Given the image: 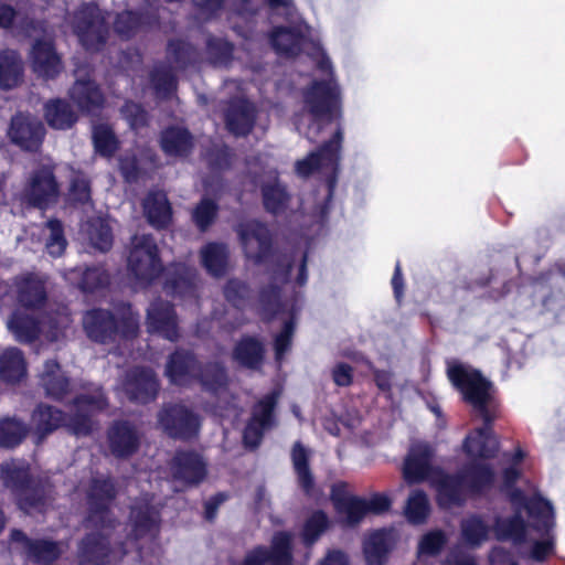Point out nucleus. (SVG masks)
<instances>
[{
    "mask_svg": "<svg viewBox=\"0 0 565 565\" xmlns=\"http://www.w3.org/2000/svg\"><path fill=\"white\" fill-rule=\"evenodd\" d=\"M8 329L20 343H32L41 332L39 321L20 310H14L7 322Z\"/></svg>",
    "mask_w": 565,
    "mask_h": 565,
    "instance_id": "obj_39",
    "label": "nucleus"
},
{
    "mask_svg": "<svg viewBox=\"0 0 565 565\" xmlns=\"http://www.w3.org/2000/svg\"><path fill=\"white\" fill-rule=\"evenodd\" d=\"M391 533L384 529L370 534L363 543L367 565H383L391 548Z\"/></svg>",
    "mask_w": 565,
    "mask_h": 565,
    "instance_id": "obj_40",
    "label": "nucleus"
},
{
    "mask_svg": "<svg viewBox=\"0 0 565 565\" xmlns=\"http://www.w3.org/2000/svg\"><path fill=\"white\" fill-rule=\"evenodd\" d=\"M22 62L17 52L0 53V87L11 88L21 81Z\"/></svg>",
    "mask_w": 565,
    "mask_h": 565,
    "instance_id": "obj_47",
    "label": "nucleus"
},
{
    "mask_svg": "<svg viewBox=\"0 0 565 565\" xmlns=\"http://www.w3.org/2000/svg\"><path fill=\"white\" fill-rule=\"evenodd\" d=\"M458 473L469 495L483 494L493 486L495 479L491 465L478 460L467 462Z\"/></svg>",
    "mask_w": 565,
    "mask_h": 565,
    "instance_id": "obj_28",
    "label": "nucleus"
},
{
    "mask_svg": "<svg viewBox=\"0 0 565 565\" xmlns=\"http://www.w3.org/2000/svg\"><path fill=\"white\" fill-rule=\"evenodd\" d=\"M15 298L26 309H41L45 306L47 294L44 281L32 273L13 278Z\"/></svg>",
    "mask_w": 565,
    "mask_h": 565,
    "instance_id": "obj_27",
    "label": "nucleus"
},
{
    "mask_svg": "<svg viewBox=\"0 0 565 565\" xmlns=\"http://www.w3.org/2000/svg\"><path fill=\"white\" fill-rule=\"evenodd\" d=\"M257 108H226L224 114L227 130L236 137L246 136L253 129Z\"/></svg>",
    "mask_w": 565,
    "mask_h": 565,
    "instance_id": "obj_45",
    "label": "nucleus"
},
{
    "mask_svg": "<svg viewBox=\"0 0 565 565\" xmlns=\"http://www.w3.org/2000/svg\"><path fill=\"white\" fill-rule=\"evenodd\" d=\"M433 449L427 444L412 446L405 459L403 476L407 483L414 484L425 480L431 483V477L439 468H433Z\"/></svg>",
    "mask_w": 565,
    "mask_h": 565,
    "instance_id": "obj_23",
    "label": "nucleus"
},
{
    "mask_svg": "<svg viewBox=\"0 0 565 565\" xmlns=\"http://www.w3.org/2000/svg\"><path fill=\"white\" fill-rule=\"evenodd\" d=\"M64 279L84 294L105 289L110 284V275L102 265L76 266L63 273Z\"/></svg>",
    "mask_w": 565,
    "mask_h": 565,
    "instance_id": "obj_24",
    "label": "nucleus"
},
{
    "mask_svg": "<svg viewBox=\"0 0 565 565\" xmlns=\"http://www.w3.org/2000/svg\"><path fill=\"white\" fill-rule=\"evenodd\" d=\"M217 204L206 198L202 199L195 206L192 213V220L201 232L206 231L211 226L217 215Z\"/></svg>",
    "mask_w": 565,
    "mask_h": 565,
    "instance_id": "obj_54",
    "label": "nucleus"
},
{
    "mask_svg": "<svg viewBox=\"0 0 565 565\" xmlns=\"http://www.w3.org/2000/svg\"><path fill=\"white\" fill-rule=\"evenodd\" d=\"M342 141L343 130L338 126L330 140L326 141L317 151L298 160L295 164V171L299 177L307 178L315 172H320L324 175L327 192L322 203L318 204L315 209V216L321 224H323L328 217L330 204L338 183Z\"/></svg>",
    "mask_w": 565,
    "mask_h": 565,
    "instance_id": "obj_7",
    "label": "nucleus"
},
{
    "mask_svg": "<svg viewBox=\"0 0 565 565\" xmlns=\"http://www.w3.org/2000/svg\"><path fill=\"white\" fill-rule=\"evenodd\" d=\"M513 505L514 514L508 518L497 516L493 529L498 541H510L514 545H521L526 539V523L522 516L524 505Z\"/></svg>",
    "mask_w": 565,
    "mask_h": 565,
    "instance_id": "obj_33",
    "label": "nucleus"
},
{
    "mask_svg": "<svg viewBox=\"0 0 565 565\" xmlns=\"http://www.w3.org/2000/svg\"><path fill=\"white\" fill-rule=\"evenodd\" d=\"M28 558L36 564H50L61 555L60 543L49 540H33Z\"/></svg>",
    "mask_w": 565,
    "mask_h": 565,
    "instance_id": "obj_51",
    "label": "nucleus"
},
{
    "mask_svg": "<svg viewBox=\"0 0 565 565\" xmlns=\"http://www.w3.org/2000/svg\"><path fill=\"white\" fill-rule=\"evenodd\" d=\"M70 97L76 106H100L103 103L99 88L89 78H77L70 90Z\"/></svg>",
    "mask_w": 565,
    "mask_h": 565,
    "instance_id": "obj_48",
    "label": "nucleus"
},
{
    "mask_svg": "<svg viewBox=\"0 0 565 565\" xmlns=\"http://www.w3.org/2000/svg\"><path fill=\"white\" fill-rule=\"evenodd\" d=\"M122 392L136 404H148L158 396L160 384L154 371L146 366L129 369L122 380Z\"/></svg>",
    "mask_w": 565,
    "mask_h": 565,
    "instance_id": "obj_15",
    "label": "nucleus"
},
{
    "mask_svg": "<svg viewBox=\"0 0 565 565\" xmlns=\"http://www.w3.org/2000/svg\"><path fill=\"white\" fill-rule=\"evenodd\" d=\"M33 71L42 77H54L62 70L60 56L51 41H36L31 51Z\"/></svg>",
    "mask_w": 565,
    "mask_h": 565,
    "instance_id": "obj_34",
    "label": "nucleus"
},
{
    "mask_svg": "<svg viewBox=\"0 0 565 565\" xmlns=\"http://www.w3.org/2000/svg\"><path fill=\"white\" fill-rule=\"evenodd\" d=\"M90 245L99 252H108L114 243L113 230L106 218L94 217L86 223L85 228Z\"/></svg>",
    "mask_w": 565,
    "mask_h": 565,
    "instance_id": "obj_44",
    "label": "nucleus"
},
{
    "mask_svg": "<svg viewBox=\"0 0 565 565\" xmlns=\"http://www.w3.org/2000/svg\"><path fill=\"white\" fill-rule=\"evenodd\" d=\"M270 42L278 54L296 55L301 50L306 51L317 67L328 76L323 82H315L305 93L306 103L310 106H335L340 103V88L332 78L331 62L319 43L305 39L302 26L276 28L270 34Z\"/></svg>",
    "mask_w": 565,
    "mask_h": 565,
    "instance_id": "obj_5",
    "label": "nucleus"
},
{
    "mask_svg": "<svg viewBox=\"0 0 565 565\" xmlns=\"http://www.w3.org/2000/svg\"><path fill=\"white\" fill-rule=\"evenodd\" d=\"M278 396L279 394L277 392H271L263 396L254 405L252 417L243 433V441L247 448H257L263 439L265 430L274 426V411L277 405Z\"/></svg>",
    "mask_w": 565,
    "mask_h": 565,
    "instance_id": "obj_16",
    "label": "nucleus"
},
{
    "mask_svg": "<svg viewBox=\"0 0 565 565\" xmlns=\"http://www.w3.org/2000/svg\"><path fill=\"white\" fill-rule=\"evenodd\" d=\"M200 361L192 351L178 349L169 355L164 374L171 384L189 386L195 380Z\"/></svg>",
    "mask_w": 565,
    "mask_h": 565,
    "instance_id": "obj_25",
    "label": "nucleus"
},
{
    "mask_svg": "<svg viewBox=\"0 0 565 565\" xmlns=\"http://www.w3.org/2000/svg\"><path fill=\"white\" fill-rule=\"evenodd\" d=\"M490 527L479 514H470L460 521V537L465 545L477 548L489 537Z\"/></svg>",
    "mask_w": 565,
    "mask_h": 565,
    "instance_id": "obj_41",
    "label": "nucleus"
},
{
    "mask_svg": "<svg viewBox=\"0 0 565 565\" xmlns=\"http://www.w3.org/2000/svg\"><path fill=\"white\" fill-rule=\"evenodd\" d=\"M26 375V363L18 348L7 349L0 356V377L7 383L20 382Z\"/></svg>",
    "mask_w": 565,
    "mask_h": 565,
    "instance_id": "obj_42",
    "label": "nucleus"
},
{
    "mask_svg": "<svg viewBox=\"0 0 565 565\" xmlns=\"http://www.w3.org/2000/svg\"><path fill=\"white\" fill-rule=\"evenodd\" d=\"M270 562H291L290 535L287 532H277L271 540V548L268 550Z\"/></svg>",
    "mask_w": 565,
    "mask_h": 565,
    "instance_id": "obj_55",
    "label": "nucleus"
},
{
    "mask_svg": "<svg viewBox=\"0 0 565 565\" xmlns=\"http://www.w3.org/2000/svg\"><path fill=\"white\" fill-rule=\"evenodd\" d=\"M116 480L108 475L92 476L86 490L87 514L85 527H113L117 523L111 513V507L117 498Z\"/></svg>",
    "mask_w": 565,
    "mask_h": 565,
    "instance_id": "obj_10",
    "label": "nucleus"
},
{
    "mask_svg": "<svg viewBox=\"0 0 565 565\" xmlns=\"http://www.w3.org/2000/svg\"><path fill=\"white\" fill-rule=\"evenodd\" d=\"M83 329L89 340L99 344L132 339L139 331V315L128 302H120L114 310L94 308L83 316Z\"/></svg>",
    "mask_w": 565,
    "mask_h": 565,
    "instance_id": "obj_6",
    "label": "nucleus"
},
{
    "mask_svg": "<svg viewBox=\"0 0 565 565\" xmlns=\"http://www.w3.org/2000/svg\"><path fill=\"white\" fill-rule=\"evenodd\" d=\"M330 497L339 518L345 525H356L367 514L366 499L350 494L345 482L334 483Z\"/></svg>",
    "mask_w": 565,
    "mask_h": 565,
    "instance_id": "obj_21",
    "label": "nucleus"
},
{
    "mask_svg": "<svg viewBox=\"0 0 565 565\" xmlns=\"http://www.w3.org/2000/svg\"><path fill=\"white\" fill-rule=\"evenodd\" d=\"M160 428L173 439L191 440L198 437L200 416L182 404L168 403L157 415Z\"/></svg>",
    "mask_w": 565,
    "mask_h": 565,
    "instance_id": "obj_12",
    "label": "nucleus"
},
{
    "mask_svg": "<svg viewBox=\"0 0 565 565\" xmlns=\"http://www.w3.org/2000/svg\"><path fill=\"white\" fill-rule=\"evenodd\" d=\"M510 501L514 505H524L530 521V526L543 539L531 542L526 557L543 563L556 554L555 512L551 501L536 493L527 497L521 489H514L510 493Z\"/></svg>",
    "mask_w": 565,
    "mask_h": 565,
    "instance_id": "obj_8",
    "label": "nucleus"
},
{
    "mask_svg": "<svg viewBox=\"0 0 565 565\" xmlns=\"http://www.w3.org/2000/svg\"><path fill=\"white\" fill-rule=\"evenodd\" d=\"M329 520L323 511L313 512L305 522L302 529V541L306 546L315 544L322 533L328 529Z\"/></svg>",
    "mask_w": 565,
    "mask_h": 565,
    "instance_id": "obj_52",
    "label": "nucleus"
},
{
    "mask_svg": "<svg viewBox=\"0 0 565 565\" xmlns=\"http://www.w3.org/2000/svg\"><path fill=\"white\" fill-rule=\"evenodd\" d=\"M194 376V381L201 385L202 390L214 396H218L228 387L227 370L221 361L200 362Z\"/></svg>",
    "mask_w": 565,
    "mask_h": 565,
    "instance_id": "obj_31",
    "label": "nucleus"
},
{
    "mask_svg": "<svg viewBox=\"0 0 565 565\" xmlns=\"http://www.w3.org/2000/svg\"><path fill=\"white\" fill-rule=\"evenodd\" d=\"M147 330L149 333L177 342L180 339V332L173 305L161 299L152 301L147 310Z\"/></svg>",
    "mask_w": 565,
    "mask_h": 565,
    "instance_id": "obj_19",
    "label": "nucleus"
},
{
    "mask_svg": "<svg viewBox=\"0 0 565 565\" xmlns=\"http://www.w3.org/2000/svg\"><path fill=\"white\" fill-rule=\"evenodd\" d=\"M92 139L96 153L105 158H110L118 150L119 141L113 129L105 125H94Z\"/></svg>",
    "mask_w": 565,
    "mask_h": 565,
    "instance_id": "obj_49",
    "label": "nucleus"
},
{
    "mask_svg": "<svg viewBox=\"0 0 565 565\" xmlns=\"http://www.w3.org/2000/svg\"><path fill=\"white\" fill-rule=\"evenodd\" d=\"M73 30L83 46L98 50L107 33L105 15L95 4L83 6L73 17Z\"/></svg>",
    "mask_w": 565,
    "mask_h": 565,
    "instance_id": "obj_14",
    "label": "nucleus"
},
{
    "mask_svg": "<svg viewBox=\"0 0 565 565\" xmlns=\"http://www.w3.org/2000/svg\"><path fill=\"white\" fill-rule=\"evenodd\" d=\"M128 270L142 286L150 285L163 273V289L168 295L198 299L196 270L183 263L171 264L163 270L156 239L150 234L132 237Z\"/></svg>",
    "mask_w": 565,
    "mask_h": 565,
    "instance_id": "obj_4",
    "label": "nucleus"
},
{
    "mask_svg": "<svg viewBox=\"0 0 565 565\" xmlns=\"http://www.w3.org/2000/svg\"><path fill=\"white\" fill-rule=\"evenodd\" d=\"M141 24L142 21L140 17H137V14L131 11H126L118 14L115 29L120 35L129 38Z\"/></svg>",
    "mask_w": 565,
    "mask_h": 565,
    "instance_id": "obj_63",
    "label": "nucleus"
},
{
    "mask_svg": "<svg viewBox=\"0 0 565 565\" xmlns=\"http://www.w3.org/2000/svg\"><path fill=\"white\" fill-rule=\"evenodd\" d=\"M45 227L50 232L45 247L50 255L58 257L64 253L67 245L63 224L57 218H51L45 223Z\"/></svg>",
    "mask_w": 565,
    "mask_h": 565,
    "instance_id": "obj_53",
    "label": "nucleus"
},
{
    "mask_svg": "<svg viewBox=\"0 0 565 565\" xmlns=\"http://www.w3.org/2000/svg\"><path fill=\"white\" fill-rule=\"evenodd\" d=\"M1 478L7 488L17 497L21 510L30 513L32 510L42 511L51 493V484L35 481L30 473V467L24 461L12 460L1 465Z\"/></svg>",
    "mask_w": 565,
    "mask_h": 565,
    "instance_id": "obj_9",
    "label": "nucleus"
},
{
    "mask_svg": "<svg viewBox=\"0 0 565 565\" xmlns=\"http://www.w3.org/2000/svg\"><path fill=\"white\" fill-rule=\"evenodd\" d=\"M227 259L228 249L223 243H209L201 249L202 265L213 277L225 275Z\"/></svg>",
    "mask_w": 565,
    "mask_h": 565,
    "instance_id": "obj_43",
    "label": "nucleus"
},
{
    "mask_svg": "<svg viewBox=\"0 0 565 565\" xmlns=\"http://www.w3.org/2000/svg\"><path fill=\"white\" fill-rule=\"evenodd\" d=\"M71 198L79 203H85L90 199V184L88 179L83 174H76L71 180L70 185Z\"/></svg>",
    "mask_w": 565,
    "mask_h": 565,
    "instance_id": "obj_64",
    "label": "nucleus"
},
{
    "mask_svg": "<svg viewBox=\"0 0 565 565\" xmlns=\"http://www.w3.org/2000/svg\"><path fill=\"white\" fill-rule=\"evenodd\" d=\"M246 258L260 265H271V282L259 292V302L264 315L270 318L280 310V287L290 279L292 267L298 263L296 282L303 286L308 279L307 253L296 248L288 252H274L269 228L258 220L241 222L235 228Z\"/></svg>",
    "mask_w": 565,
    "mask_h": 565,
    "instance_id": "obj_1",
    "label": "nucleus"
},
{
    "mask_svg": "<svg viewBox=\"0 0 565 565\" xmlns=\"http://www.w3.org/2000/svg\"><path fill=\"white\" fill-rule=\"evenodd\" d=\"M265 345L254 335H243L234 345L232 358L241 367L258 371L265 361Z\"/></svg>",
    "mask_w": 565,
    "mask_h": 565,
    "instance_id": "obj_30",
    "label": "nucleus"
},
{
    "mask_svg": "<svg viewBox=\"0 0 565 565\" xmlns=\"http://www.w3.org/2000/svg\"><path fill=\"white\" fill-rule=\"evenodd\" d=\"M231 148L225 145H216L205 153L209 166L215 170H222L231 163Z\"/></svg>",
    "mask_w": 565,
    "mask_h": 565,
    "instance_id": "obj_61",
    "label": "nucleus"
},
{
    "mask_svg": "<svg viewBox=\"0 0 565 565\" xmlns=\"http://www.w3.org/2000/svg\"><path fill=\"white\" fill-rule=\"evenodd\" d=\"M430 511L428 498L423 490H414L405 505L406 520L414 525L426 522Z\"/></svg>",
    "mask_w": 565,
    "mask_h": 565,
    "instance_id": "obj_50",
    "label": "nucleus"
},
{
    "mask_svg": "<svg viewBox=\"0 0 565 565\" xmlns=\"http://www.w3.org/2000/svg\"><path fill=\"white\" fill-rule=\"evenodd\" d=\"M44 117L54 129H70L77 121L74 108H45Z\"/></svg>",
    "mask_w": 565,
    "mask_h": 565,
    "instance_id": "obj_57",
    "label": "nucleus"
},
{
    "mask_svg": "<svg viewBox=\"0 0 565 565\" xmlns=\"http://www.w3.org/2000/svg\"><path fill=\"white\" fill-rule=\"evenodd\" d=\"M28 425L17 417H3L0 419V447L12 449L19 446L28 433Z\"/></svg>",
    "mask_w": 565,
    "mask_h": 565,
    "instance_id": "obj_46",
    "label": "nucleus"
},
{
    "mask_svg": "<svg viewBox=\"0 0 565 565\" xmlns=\"http://www.w3.org/2000/svg\"><path fill=\"white\" fill-rule=\"evenodd\" d=\"M430 484L436 490L437 503L443 509L461 507L469 495L458 471L447 473L441 469L436 470Z\"/></svg>",
    "mask_w": 565,
    "mask_h": 565,
    "instance_id": "obj_20",
    "label": "nucleus"
},
{
    "mask_svg": "<svg viewBox=\"0 0 565 565\" xmlns=\"http://www.w3.org/2000/svg\"><path fill=\"white\" fill-rule=\"evenodd\" d=\"M151 501L152 498L146 494L134 502L129 515L130 533L125 541L113 540L117 523L105 530L96 527L99 532L89 533L83 537L78 545L79 564L106 565L120 561L131 550H136L138 556L142 558L143 546L140 541L152 542L160 526V510Z\"/></svg>",
    "mask_w": 565,
    "mask_h": 565,
    "instance_id": "obj_2",
    "label": "nucleus"
},
{
    "mask_svg": "<svg viewBox=\"0 0 565 565\" xmlns=\"http://www.w3.org/2000/svg\"><path fill=\"white\" fill-rule=\"evenodd\" d=\"M71 415L52 405L40 403L31 415V433L35 445H41L57 429L64 427L70 433Z\"/></svg>",
    "mask_w": 565,
    "mask_h": 565,
    "instance_id": "obj_18",
    "label": "nucleus"
},
{
    "mask_svg": "<svg viewBox=\"0 0 565 565\" xmlns=\"http://www.w3.org/2000/svg\"><path fill=\"white\" fill-rule=\"evenodd\" d=\"M162 151L170 157H188L193 149V136L184 127L170 126L160 136Z\"/></svg>",
    "mask_w": 565,
    "mask_h": 565,
    "instance_id": "obj_35",
    "label": "nucleus"
},
{
    "mask_svg": "<svg viewBox=\"0 0 565 565\" xmlns=\"http://www.w3.org/2000/svg\"><path fill=\"white\" fill-rule=\"evenodd\" d=\"M452 385L461 393L483 420V426L470 433L463 441V450L470 458L491 459L495 456L499 443L492 433V422L497 411L490 394L491 383L479 371L463 364L450 365L447 370Z\"/></svg>",
    "mask_w": 565,
    "mask_h": 565,
    "instance_id": "obj_3",
    "label": "nucleus"
},
{
    "mask_svg": "<svg viewBox=\"0 0 565 565\" xmlns=\"http://www.w3.org/2000/svg\"><path fill=\"white\" fill-rule=\"evenodd\" d=\"M120 110L127 119L129 127L137 134L148 127L150 115L147 108H120Z\"/></svg>",
    "mask_w": 565,
    "mask_h": 565,
    "instance_id": "obj_62",
    "label": "nucleus"
},
{
    "mask_svg": "<svg viewBox=\"0 0 565 565\" xmlns=\"http://www.w3.org/2000/svg\"><path fill=\"white\" fill-rule=\"evenodd\" d=\"M151 83L158 95H167L173 92L175 78L170 70L157 68L151 74Z\"/></svg>",
    "mask_w": 565,
    "mask_h": 565,
    "instance_id": "obj_60",
    "label": "nucleus"
},
{
    "mask_svg": "<svg viewBox=\"0 0 565 565\" xmlns=\"http://www.w3.org/2000/svg\"><path fill=\"white\" fill-rule=\"evenodd\" d=\"M260 193L266 212L273 215L285 213L290 201V194L287 186L280 182L277 171H274L271 181L262 184Z\"/></svg>",
    "mask_w": 565,
    "mask_h": 565,
    "instance_id": "obj_36",
    "label": "nucleus"
},
{
    "mask_svg": "<svg viewBox=\"0 0 565 565\" xmlns=\"http://www.w3.org/2000/svg\"><path fill=\"white\" fill-rule=\"evenodd\" d=\"M294 331L295 321L290 318L285 321L282 330L276 335L274 341L275 359L277 362H280L285 353L290 349Z\"/></svg>",
    "mask_w": 565,
    "mask_h": 565,
    "instance_id": "obj_59",
    "label": "nucleus"
},
{
    "mask_svg": "<svg viewBox=\"0 0 565 565\" xmlns=\"http://www.w3.org/2000/svg\"><path fill=\"white\" fill-rule=\"evenodd\" d=\"M142 207L148 223L154 228H166L172 221V207L163 191H149L142 202Z\"/></svg>",
    "mask_w": 565,
    "mask_h": 565,
    "instance_id": "obj_32",
    "label": "nucleus"
},
{
    "mask_svg": "<svg viewBox=\"0 0 565 565\" xmlns=\"http://www.w3.org/2000/svg\"><path fill=\"white\" fill-rule=\"evenodd\" d=\"M41 384L47 397L61 402L70 393V379L61 372L56 360H47L41 374Z\"/></svg>",
    "mask_w": 565,
    "mask_h": 565,
    "instance_id": "obj_37",
    "label": "nucleus"
},
{
    "mask_svg": "<svg viewBox=\"0 0 565 565\" xmlns=\"http://www.w3.org/2000/svg\"><path fill=\"white\" fill-rule=\"evenodd\" d=\"M107 441L114 457L126 459L139 449L140 434L131 422L115 420L107 431Z\"/></svg>",
    "mask_w": 565,
    "mask_h": 565,
    "instance_id": "obj_22",
    "label": "nucleus"
},
{
    "mask_svg": "<svg viewBox=\"0 0 565 565\" xmlns=\"http://www.w3.org/2000/svg\"><path fill=\"white\" fill-rule=\"evenodd\" d=\"M10 140L22 150L35 152L42 146L45 136L43 122L24 113L12 117L8 130Z\"/></svg>",
    "mask_w": 565,
    "mask_h": 565,
    "instance_id": "obj_17",
    "label": "nucleus"
},
{
    "mask_svg": "<svg viewBox=\"0 0 565 565\" xmlns=\"http://www.w3.org/2000/svg\"><path fill=\"white\" fill-rule=\"evenodd\" d=\"M55 167L41 163L28 174L20 200L28 206L44 210L60 195V185L55 177Z\"/></svg>",
    "mask_w": 565,
    "mask_h": 565,
    "instance_id": "obj_11",
    "label": "nucleus"
},
{
    "mask_svg": "<svg viewBox=\"0 0 565 565\" xmlns=\"http://www.w3.org/2000/svg\"><path fill=\"white\" fill-rule=\"evenodd\" d=\"M341 108H301L294 117L295 129L315 141L324 124L339 115Z\"/></svg>",
    "mask_w": 565,
    "mask_h": 565,
    "instance_id": "obj_29",
    "label": "nucleus"
},
{
    "mask_svg": "<svg viewBox=\"0 0 565 565\" xmlns=\"http://www.w3.org/2000/svg\"><path fill=\"white\" fill-rule=\"evenodd\" d=\"M249 296V286L239 279L232 278L224 286V297L235 308H243Z\"/></svg>",
    "mask_w": 565,
    "mask_h": 565,
    "instance_id": "obj_56",
    "label": "nucleus"
},
{
    "mask_svg": "<svg viewBox=\"0 0 565 565\" xmlns=\"http://www.w3.org/2000/svg\"><path fill=\"white\" fill-rule=\"evenodd\" d=\"M70 433L75 436H88L93 431V416L108 407V399L100 386L89 393H83L72 401Z\"/></svg>",
    "mask_w": 565,
    "mask_h": 565,
    "instance_id": "obj_13",
    "label": "nucleus"
},
{
    "mask_svg": "<svg viewBox=\"0 0 565 565\" xmlns=\"http://www.w3.org/2000/svg\"><path fill=\"white\" fill-rule=\"evenodd\" d=\"M171 472L174 480L195 486L204 480L206 466L199 454L180 450L171 461Z\"/></svg>",
    "mask_w": 565,
    "mask_h": 565,
    "instance_id": "obj_26",
    "label": "nucleus"
},
{
    "mask_svg": "<svg viewBox=\"0 0 565 565\" xmlns=\"http://www.w3.org/2000/svg\"><path fill=\"white\" fill-rule=\"evenodd\" d=\"M291 462L299 488L306 495L311 497L315 492L316 482L309 466V450L301 441H296L292 446Z\"/></svg>",
    "mask_w": 565,
    "mask_h": 565,
    "instance_id": "obj_38",
    "label": "nucleus"
},
{
    "mask_svg": "<svg viewBox=\"0 0 565 565\" xmlns=\"http://www.w3.org/2000/svg\"><path fill=\"white\" fill-rule=\"evenodd\" d=\"M447 543V536L441 530L426 533L418 544V553L422 555L435 556L440 553Z\"/></svg>",
    "mask_w": 565,
    "mask_h": 565,
    "instance_id": "obj_58",
    "label": "nucleus"
}]
</instances>
